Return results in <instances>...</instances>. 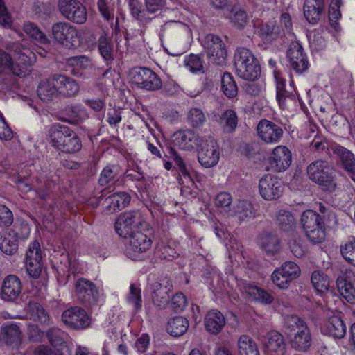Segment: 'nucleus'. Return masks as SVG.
Segmentation results:
<instances>
[{"mask_svg":"<svg viewBox=\"0 0 355 355\" xmlns=\"http://www.w3.org/2000/svg\"><path fill=\"white\" fill-rule=\"evenodd\" d=\"M62 320L67 327L76 330L87 329L91 324L90 316L79 306L65 310L62 314Z\"/></svg>","mask_w":355,"mask_h":355,"instance_id":"f8f14e48","label":"nucleus"},{"mask_svg":"<svg viewBox=\"0 0 355 355\" xmlns=\"http://www.w3.org/2000/svg\"><path fill=\"white\" fill-rule=\"evenodd\" d=\"M239 220H248L253 217L252 205L248 201H241L237 206V210L234 211Z\"/></svg>","mask_w":355,"mask_h":355,"instance_id":"052dcab7","label":"nucleus"},{"mask_svg":"<svg viewBox=\"0 0 355 355\" xmlns=\"http://www.w3.org/2000/svg\"><path fill=\"white\" fill-rule=\"evenodd\" d=\"M121 173V169L117 164H108L101 171L98 182L101 186L116 182Z\"/></svg>","mask_w":355,"mask_h":355,"instance_id":"f704fd0d","label":"nucleus"},{"mask_svg":"<svg viewBox=\"0 0 355 355\" xmlns=\"http://www.w3.org/2000/svg\"><path fill=\"white\" fill-rule=\"evenodd\" d=\"M260 247L268 254H274L279 249V239L272 232H264L259 239Z\"/></svg>","mask_w":355,"mask_h":355,"instance_id":"473e14b6","label":"nucleus"},{"mask_svg":"<svg viewBox=\"0 0 355 355\" xmlns=\"http://www.w3.org/2000/svg\"><path fill=\"white\" fill-rule=\"evenodd\" d=\"M220 158L219 146L213 138L203 140L198 153L199 163L205 168L216 166Z\"/></svg>","mask_w":355,"mask_h":355,"instance_id":"ddd939ff","label":"nucleus"},{"mask_svg":"<svg viewBox=\"0 0 355 355\" xmlns=\"http://www.w3.org/2000/svg\"><path fill=\"white\" fill-rule=\"evenodd\" d=\"M228 17L234 26L239 29L244 28L249 21L246 12L239 5H234L231 8Z\"/></svg>","mask_w":355,"mask_h":355,"instance_id":"58836bf2","label":"nucleus"},{"mask_svg":"<svg viewBox=\"0 0 355 355\" xmlns=\"http://www.w3.org/2000/svg\"><path fill=\"white\" fill-rule=\"evenodd\" d=\"M1 339L8 345L17 347L21 340V331L15 324H6L1 328Z\"/></svg>","mask_w":355,"mask_h":355,"instance_id":"7c9ffc66","label":"nucleus"},{"mask_svg":"<svg viewBox=\"0 0 355 355\" xmlns=\"http://www.w3.org/2000/svg\"><path fill=\"white\" fill-rule=\"evenodd\" d=\"M184 64L192 73H196L203 70V62L202 58L198 55L191 54L186 57Z\"/></svg>","mask_w":355,"mask_h":355,"instance_id":"bf43d9fd","label":"nucleus"},{"mask_svg":"<svg viewBox=\"0 0 355 355\" xmlns=\"http://www.w3.org/2000/svg\"><path fill=\"white\" fill-rule=\"evenodd\" d=\"M307 327L306 322L295 315H288L284 318V329L286 333L305 329Z\"/></svg>","mask_w":355,"mask_h":355,"instance_id":"a18cd8bd","label":"nucleus"},{"mask_svg":"<svg viewBox=\"0 0 355 355\" xmlns=\"http://www.w3.org/2000/svg\"><path fill=\"white\" fill-rule=\"evenodd\" d=\"M309 178L324 191L332 193L337 187V178L333 168L324 159L311 162L307 167Z\"/></svg>","mask_w":355,"mask_h":355,"instance_id":"f03ea898","label":"nucleus"},{"mask_svg":"<svg viewBox=\"0 0 355 355\" xmlns=\"http://www.w3.org/2000/svg\"><path fill=\"white\" fill-rule=\"evenodd\" d=\"M75 286L77 299L83 305L92 306L98 301V290L91 281L85 278L78 279Z\"/></svg>","mask_w":355,"mask_h":355,"instance_id":"2eb2a0df","label":"nucleus"},{"mask_svg":"<svg viewBox=\"0 0 355 355\" xmlns=\"http://www.w3.org/2000/svg\"><path fill=\"white\" fill-rule=\"evenodd\" d=\"M239 355H259L255 342L248 335H242L238 340Z\"/></svg>","mask_w":355,"mask_h":355,"instance_id":"a19ab883","label":"nucleus"},{"mask_svg":"<svg viewBox=\"0 0 355 355\" xmlns=\"http://www.w3.org/2000/svg\"><path fill=\"white\" fill-rule=\"evenodd\" d=\"M234 67L237 75L246 80L254 81L261 74L258 60L248 49L239 48L234 54Z\"/></svg>","mask_w":355,"mask_h":355,"instance_id":"20e7f679","label":"nucleus"},{"mask_svg":"<svg viewBox=\"0 0 355 355\" xmlns=\"http://www.w3.org/2000/svg\"><path fill=\"white\" fill-rule=\"evenodd\" d=\"M203 46L209 62L217 65L225 63L227 50L220 37L214 34L207 35L203 41Z\"/></svg>","mask_w":355,"mask_h":355,"instance_id":"9d476101","label":"nucleus"},{"mask_svg":"<svg viewBox=\"0 0 355 355\" xmlns=\"http://www.w3.org/2000/svg\"><path fill=\"white\" fill-rule=\"evenodd\" d=\"M333 153L336 156L337 166L349 176L355 175V155L347 148L340 145L332 147Z\"/></svg>","mask_w":355,"mask_h":355,"instance_id":"aec40b11","label":"nucleus"},{"mask_svg":"<svg viewBox=\"0 0 355 355\" xmlns=\"http://www.w3.org/2000/svg\"><path fill=\"white\" fill-rule=\"evenodd\" d=\"M311 280L313 286L318 292L327 291L329 287V281L327 276L318 271L313 272Z\"/></svg>","mask_w":355,"mask_h":355,"instance_id":"8fccbe9b","label":"nucleus"},{"mask_svg":"<svg viewBox=\"0 0 355 355\" xmlns=\"http://www.w3.org/2000/svg\"><path fill=\"white\" fill-rule=\"evenodd\" d=\"M128 302L134 305L136 311L139 310L142 306V299L141 289L135 284H132L130 286V292L127 297Z\"/></svg>","mask_w":355,"mask_h":355,"instance_id":"13d9d810","label":"nucleus"},{"mask_svg":"<svg viewBox=\"0 0 355 355\" xmlns=\"http://www.w3.org/2000/svg\"><path fill=\"white\" fill-rule=\"evenodd\" d=\"M221 123L224 124L228 131H232L237 125V116L232 110L225 111L220 117Z\"/></svg>","mask_w":355,"mask_h":355,"instance_id":"e2e57ef3","label":"nucleus"},{"mask_svg":"<svg viewBox=\"0 0 355 355\" xmlns=\"http://www.w3.org/2000/svg\"><path fill=\"white\" fill-rule=\"evenodd\" d=\"M289 343L292 348L298 352H305L309 350L312 345V336L308 326L295 333L290 338Z\"/></svg>","mask_w":355,"mask_h":355,"instance_id":"a878e982","label":"nucleus"},{"mask_svg":"<svg viewBox=\"0 0 355 355\" xmlns=\"http://www.w3.org/2000/svg\"><path fill=\"white\" fill-rule=\"evenodd\" d=\"M343 258L349 263L355 266V238L352 237L340 246Z\"/></svg>","mask_w":355,"mask_h":355,"instance_id":"3c124183","label":"nucleus"},{"mask_svg":"<svg viewBox=\"0 0 355 355\" xmlns=\"http://www.w3.org/2000/svg\"><path fill=\"white\" fill-rule=\"evenodd\" d=\"M275 78L276 79L277 101L279 105L282 106L286 98L289 96V92L285 88V80L279 77L277 73H275Z\"/></svg>","mask_w":355,"mask_h":355,"instance_id":"4d7b16f0","label":"nucleus"},{"mask_svg":"<svg viewBox=\"0 0 355 355\" xmlns=\"http://www.w3.org/2000/svg\"><path fill=\"white\" fill-rule=\"evenodd\" d=\"M100 54L106 60L113 59V44L105 34L100 36L98 40Z\"/></svg>","mask_w":355,"mask_h":355,"instance_id":"de8ad7c7","label":"nucleus"},{"mask_svg":"<svg viewBox=\"0 0 355 355\" xmlns=\"http://www.w3.org/2000/svg\"><path fill=\"white\" fill-rule=\"evenodd\" d=\"M26 267L28 275L37 279L43 268L42 255L40 243L35 240L31 244L26 254Z\"/></svg>","mask_w":355,"mask_h":355,"instance_id":"4468645a","label":"nucleus"},{"mask_svg":"<svg viewBox=\"0 0 355 355\" xmlns=\"http://www.w3.org/2000/svg\"><path fill=\"white\" fill-rule=\"evenodd\" d=\"M329 336L335 339H341L346 334V326L339 315H333L327 324Z\"/></svg>","mask_w":355,"mask_h":355,"instance_id":"c9c22d12","label":"nucleus"},{"mask_svg":"<svg viewBox=\"0 0 355 355\" xmlns=\"http://www.w3.org/2000/svg\"><path fill=\"white\" fill-rule=\"evenodd\" d=\"M164 28L173 35L179 36L188 33L189 27L180 21H169L165 24Z\"/></svg>","mask_w":355,"mask_h":355,"instance_id":"0e129e2a","label":"nucleus"},{"mask_svg":"<svg viewBox=\"0 0 355 355\" xmlns=\"http://www.w3.org/2000/svg\"><path fill=\"white\" fill-rule=\"evenodd\" d=\"M284 189L283 182L276 176L266 174L259 182V191L266 200H274L282 196Z\"/></svg>","mask_w":355,"mask_h":355,"instance_id":"9b49d317","label":"nucleus"},{"mask_svg":"<svg viewBox=\"0 0 355 355\" xmlns=\"http://www.w3.org/2000/svg\"><path fill=\"white\" fill-rule=\"evenodd\" d=\"M171 153L180 174L189 182H193L190 173V168L187 166L184 160L172 148L171 149Z\"/></svg>","mask_w":355,"mask_h":355,"instance_id":"864d4df0","label":"nucleus"},{"mask_svg":"<svg viewBox=\"0 0 355 355\" xmlns=\"http://www.w3.org/2000/svg\"><path fill=\"white\" fill-rule=\"evenodd\" d=\"M7 49L12 53V71L18 76H26L31 71V66L35 62V55L28 48L19 42H9Z\"/></svg>","mask_w":355,"mask_h":355,"instance_id":"39448f33","label":"nucleus"},{"mask_svg":"<svg viewBox=\"0 0 355 355\" xmlns=\"http://www.w3.org/2000/svg\"><path fill=\"white\" fill-rule=\"evenodd\" d=\"M22 289L20 279L14 275L7 276L2 284L1 298L8 302L15 300L20 295Z\"/></svg>","mask_w":355,"mask_h":355,"instance_id":"4be33fe9","label":"nucleus"},{"mask_svg":"<svg viewBox=\"0 0 355 355\" xmlns=\"http://www.w3.org/2000/svg\"><path fill=\"white\" fill-rule=\"evenodd\" d=\"M189 328V321L182 316L171 318L167 323V332L175 337L181 336L186 333Z\"/></svg>","mask_w":355,"mask_h":355,"instance_id":"72a5a7b5","label":"nucleus"},{"mask_svg":"<svg viewBox=\"0 0 355 355\" xmlns=\"http://www.w3.org/2000/svg\"><path fill=\"white\" fill-rule=\"evenodd\" d=\"M279 32V27L272 22L263 24L260 28L261 35L266 40H275L278 37Z\"/></svg>","mask_w":355,"mask_h":355,"instance_id":"680f3d73","label":"nucleus"},{"mask_svg":"<svg viewBox=\"0 0 355 355\" xmlns=\"http://www.w3.org/2000/svg\"><path fill=\"white\" fill-rule=\"evenodd\" d=\"M287 58L290 67L297 73L301 74L309 68V61L304 53L302 46L296 42H292L287 51Z\"/></svg>","mask_w":355,"mask_h":355,"instance_id":"f3484780","label":"nucleus"},{"mask_svg":"<svg viewBox=\"0 0 355 355\" xmlns=\"http://www.w3.org/2000/svg\"><path fill=\"white\" fill-rule=\"evenodd\" d=\"M338 223L337 216L329 207L319 203L318 212L307 209L302 212L300 225L308 240L313 243H322L326 239V227H332Z\"/></svg>","mask_w":355,"mask_h":355,"instance_id":"f257e3e1","label":"nucleus"},{"mask_svg":"<svg viewBox=\"0 0 355 355\" xmlns=\"http://www.w3.org/2000/svg\"><path fill=\"white\" fill-rule=\"evenodd\" d=\"M206 116L200 108L191 107L187 113L188 123L193 128L202 126L206 122Z\"/></svg>","mask_w":355,"mask_h":355,"instance_id":"49530a36","label":"nucleus"},{"mask_svg":"<svg viewBox=\"0 0 355 355\" xmlns=\"http://www.w3.org/2000/svg\"><path fill=\"white\" fill-rule=\"evenodd\" d=\"M130 196L126 192H117L107 197L105 201L104 212L112 214L124 209L130 202Z\"/></svg>","mask_w":355,"mask_h":355,"instance_id":"393cba45","label":"nucleus"},{"mask_svg":"<svg viewBox=\"0 0 355 355\" xmlns=\"http://www.w3.org/2000/svg\"><path fill=\"white\" fill-rule=\"evenodd\" d=\"M278 268H277L272 274L271 279L272 282L279 288L282 289H286L288 287V285L291 282L290 279L287 278L286 275L283 272H280Z\"/></svg>","mask_w":355,"mask_h":355,"instance_id":"774afa93","label":"nucleus"},{"mask_svg":"<svg viewBox=\"0 0 355 355\" xmlns=\"http://www.w3.org/2000/svg\"><path fill=\"white\" fill-rule=\"evenodd\" d=\"M221 89L223 94L229 98L236 96L238 94V86L233 76L228 72L223 73L221 80Z\"/></svg>","mask_w":355,"mask_h":355,"instance_id":"37998d69","label":"nucleus"},{"mask_svg":"<svg viewBox=\"0 0 355 355\" xmlns=\"http://www.w3.org/2000/svg\"><path fill=\"white\" fill-rule=\"evenodd\" d=\"M152 297L154 304L163 308L169 302V293L172 289L171 282L168 278H162L151 285Z\"/></svg>","mask_w":355,"mask_h":355,"instance_id":"6ab92c4d","label":"nucleus"},{"mask_svg":"<svg viewBox=\"0 0 355 355\" xmlns=\"http://www.w3.org/2000/svg\"><path fill=\"white\" fill-rule=\"evenodd\" d=\"M50 343L54 347L65 346L67 334L58 328H51L46 332Z\"/></svg>","mask_w":355,"mask_h":355,"instance_id":"603ef678","label":"nucleus"},{"mask_svg":"<svg viewBox=\"0 0 355 355\" xmlns=\"http://www.w3.org/2000/svg\"><path fill=\"white\" fill-rule=\"evenodd\" d=\"M12 235L16 239H26L30 233V229L28 224L24 223H15L11 230Z\"/></svg>","mask_w":355,"mask_h":355,"instance_id":"338daca9","label":"nucleus"},{"mask_svg":"<svg viewBox=\"0 0 355 355\" xmlns=\"http://www.w3.org/2000/svg\"><path fill=\"white\" fill-rule=\"evenodd\" d=\"M58 8L66 19L75 24H83L87 19V9L78 0H58Z\"/></svg>","mask_w":355,"mask_h":355,"instance_id":"6e6552de","label":"nucleus"},{"mask_svg":"<svg viewBox=\"0 0 355 355\" xmlns=\"http://www.w3.org/2000/svg\"><path fill=\"white\" fill-rule=\"evenodd\" d=\"M53 38L60 44L67 47H76L80 44V35L77 28L69 22L60 21L53 24Z\"/></svg>","mask_w":355,"mask_h":355,"instance_id":"423d86ee","label":"nucleus"},{"mask_svg":"<svg viewBox=\"0 0 355 355\" xmlns=\"http://www.w3.org/2000/svg\"><path fill=\"white\" fill-rule=\"evenodd\" d=\"M337 288L341 297L350 304H355V287L345 277H339L336 281Z\"/></svg>","mask_w":355,"mask_h":355,"instance_id":"4c0bfd02","label":"nucleus"},{"mask_svg":"<svg viewBox=\"0 0 355 355\" xmlns=\"http://www.w3.org/2000/svg\"><path fill=\"white\" fill-rule=\"evenodd\" d=\"M70 116L73 119L72 123L83 122L89 118L87 109L82 105L71 106L69 110Z\"/></svg>","mask_w":355,"mask_h":355,"instance_id":"5fc2aeb1","label":"nucleus"},{"mask_svg":"<svg viewBox=\"0 0 355 355\" xmlns=\"http://www.w3.org/2000/svg\"><path fill=\"white\" fill-rule=\"evenodd\" d=\"M325 8L324 0H305L304 15L307 21L316 24L320 20Z\"/></svg>","mask_w":355,"mask_h":355,"instance_id":"b1692460","label":"nucleus"},{"mask_svg":"<svg viewBox=\"0 0 355 355\" xmlns=\"http://www.w3.org/2000/svg\"><path fill=\"white\" fill-rule=\"evenodd\" d=\"M49 136L52 146L64 153H76L82 148L79 137L66 125L55 124L49 131Z\"/></svg>","mask_w":355,"mask_h":355,"instance_id":"7ed1b4c3","label":"nucleus"},{"mask_svg":"<svg viewBox=\"0 0 355 355\" xmlns=\"http://www.w3.org/2000/svg\"><path fill=\"white\" fill-rule=\"evenodd\" d=\"M55 84V76L54 74L39 85L37 94L42 101H49L58 93Z\"/></svg>","mask_w":355,"mask_h":355,"instance_id":"e433bc0d","label":"nucleus"},{"mask_svg":"<svg viewBox=\"0 0 355 355\" xmlns=\"http://www.w3.org/2000/svg\"><path fill=\"white\" fill-rule=\"evenodd\" d=\"M198 135L191 130H179L172 136L173 145L187 150L193 149L198 144Z\"/></svg>","mask_w":355,"mask_h":355,"instance_id":"5701e85b","label":"nucleus"},{"mask_svg":"<svg viewBox=\"0 0 355 355\" xmlns=\"http://www.w3.org/2000/svg\"><path fill=\"white\" fill-rule=\"evenodd\" d=\"M129 76L132 83L141 89L155 91L162 86L159 76L147 67H134L130 71Z\"/></svg>","mask_w":355,"mask_h":355,"instance_id":"0eeeda50","label":"nucleus"},{"mask_svg":"<svg viewBox=\"0 0 355 355\" xmlns=\"http://www.w3.org/2000/svg\"><path fill=\"white\" fill-rule=\"evenodd\" d=\"M23 30L31 38L42 44H46L49 42L45 33H44L37 25L32 22L25 23L23 26Z\"/></svg>","mask_w":355,"mask_h":355,"instance_id":"c03bdc74","label":"nucleus"},{"mask_svg":"<svg viewBox=\"0 0 355 355\" xmlns=\"http://www.w3.org/2000/svg\"><path fill=\"white\" fill-rule=\"evenodd\" d=\"M55 86L60 94L71 97L79 92V85L73 78L64 75L55 74Z\"/></svg>","mask_w":355,"mask_h":355,"instance_id":"cd10ccee","label":"nucleus"},{"mask_svg":"<svg viewBox=\"0 0 355 355\" xmlns=\"http://www.w3.org/2000/svg\"><path fill=\"white\" fill-rule=\"evenodd\" d=\"M290 249L294 256L301 258L304 256L306 248L300 236H295L289 243Z\"/></svg>","mask_w":355,"mask_h":355,"instance_id":"69168bd1","label":"nucleus"},{"mask_svg":"<svg viewBox=\"0 0 355 355\" xmlns=\"http://www.w3.org/2000/svg\"><path fill=\"white\" fill-rule=\"evenodd\" d=\"M26 313L30 319L48 324L50 317L43 306L37 302L30 300L26 306Z\"/></svg>","mask_w":355,"mask_h":355,"instance_id":"2f4dec72","label":"nucleus"},{"mask_svg":"<svg viewBox=\"0 0 355 355\" xmlns=\"http://www.w3.org/2000/svg\"><path fill=\"white\" fill-rule=\"evenodd\" d=\"M266 352L269 355H286V344L283 335L278 331H271L264 338Z\"/></svg>","mask_w":355,"mask_h":355,"instance_id":"412c9836","label":"nucleus"},{"mask_svg":"<svg viewBox=\"0 0 355 355\" xmlns=\"http://www.w3.org/2000/svg\"><path fill=\"white\" fill-rule=\"evenodd\" d=\"M225 324V318L218 310H211L205 318L206 329L214 334L221 331Z\"/></svg>","mask_w":355,"mask_h":355,"instance_id":"c756f323","label":"nucleus"},{"mask_svg":"<svg viewBox=\"0 0 355 355\" xmlns=\"http://www.w3.org/2000/svg\"><path fill=\"white\" fill-rule=\"evenodd\" d=\"M130 249L135 252L142 253L148 250L152 245V239L141 231H136L128 236Z\"/></svg>","mask_w":355,"mask_h":355,"instance_id":"bb28decb","label":"nucleus"},{"mask_svg":"<svg viewBox=\"0 0 355 355\" xmlns=\"http://www.w3.org/2000/svg\"><path fill=\"white\" fill-rule=\"evenodd\" d=\"M257 132L259 138L269 144L278 143L284 133L279 125L267 119H262L259 122Z\"/></svg>","mask_w":355,"mask_h":355,"instance_id":"dca6fc26","label":"nucleus"},{"mask_svg":"<svg viewBox=\"0 0 355 355\" xmlns=\"http://www.w3.org/2000/svg\"><path fill=\"white\" fill-rule=\"evenodd\" d=\"M0 249L8 255L13 254L17 251V240L10 232H0Z\"/></svg>","mask_w":355,"mask_h":355,"instance_id":"79ce46f5","label":"nucleus"},{"mask_svg":"<svg viewBox=\"0 0 355 355\" xmlns=\"http://www.w3.org/2000/svg\"><path fill=\"white\" fill-rule=\"evenodd\" d=\"M144 220L139 211H126L121 214L115 223L116 233L123 238L136 232V229L142 226Z\"/></svg>","mask_w":355,"mask_h":355,"instance_id":"1a4fd4ad","label":"nucleus"},{"mask_svg":"<svg viewBox=\"0 0 355 355\" xmlns=\"http://www.w3.org/2000/svg\"><path fill=\"white\" fill-rule=\"evenodd\" d=\"M277 224L283 231H289L294 226L295 220L291 212L280 210L277 214Z\"/></svg>","mask_w":355,"mask_h":355,"instance_id":"09e8293b","label":"nucleus"},{"mask_svg":"<svg viewBox=\"0 0 355 355\" xmlns=\"http://www.w3.org/2000/svg\"><path fill=\"white\" fill-rule=\"evenodd\" d=\"M280 272H283L291 282L297 278L300 275V267L293 261H286L278 268Z\"/></svg>","mask_w":355,"mask_h":355,"instance_id":"6e6d98bb","label":"nucleus"},{"mask_svg":"<svg viewBox=\"0 0 355 355\" xmlns=\"http://www.w3.org/2000/svg\"><path fill=\"white\" fill-rule=\"evenodd\" d=\"M291 162V152L285 146L275 148L268 159L269 168L275 172L284 171L290 166Z\"/></svg>","mask_w":355,"mask_h":355,"instance_id":"a211bd4d","label":"nucleus"},{"mask_svg":"<svg viewBox=\"0 0 355 355\" xmlns=\"http://www.w3.org/2000/svg\"><path fill=\"white\" fill-rule=\"evenodd\" d=\"M232 198L227 192L218 193L215 198L216 206L219 209L220 213L227 217L234 216V211L232 208Z\"/></svg>","mask_w":355,"mask_h":355,"instance_id":"ea45409f","label":"nucleus"},{"mask_svg":"<svg viewBox=\"0 0 355 355\" xmlns=\"http://www.w3.org/2000/svg\"><path fill=\"white\" fill-rule=\"evenodd\" d=\"M243 290L248 296L262 304H270L274 301L272 294L250 283H243Z\"/></svg>","mask_w":355,"mask_h":355,"instance_id":"c85d7f7f","label":"nucleus"}]
</instances>
